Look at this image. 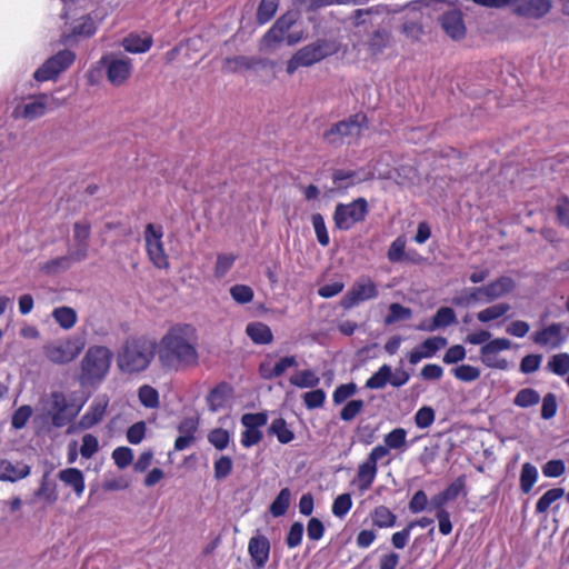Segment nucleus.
I'll return each mask as SVG.
<instances>
[{"label": "nucleus", "mask_w": 569, "mask_h": 569, "mask_svg": "<svg viewBox=\"0 0 569 569\" xmlns=\"http://www.w3.org/2000/svg\"><path fill=\"white\" fill-rule=\"evenodd\" d=\"M158 360L167 370H184L199 363L198 335L191 325H176L157 346Z\"/></svg>", "instance_id": "1"}, {"label": "nucleus", "mask_w": 569, "mask_h": 569, "mask_svg": "<svg viewBox=\"0 0 569 569\" xmlns=\"http://www.w3.org/2000/svg\"><path fill=\"white\" fill-rule=\"evenodd\" d=\"M157 351L154 340L139 337L129 339L118 352L117 365L124 373H139L151 363Z\"/></svg>", "instance_id": "2"}, {"label": "nucleus", "mask_w": 569, "mask_h": 569, "mask_svg": "<svg viewBox=\"0 0 569 569\" xmlns=\"http://www.w3.org/2000/svg\"><path fill=\"white\" fill-rule=\"evenodd\" d=\"M112 352L104 346H91L86 351L80 363L79 381L81 385L101 382L109 372Z\"/></svg>", "instance_id": "3"}, {"label": "nucleus", "mask_w": 569, "mask_h": 569, "mask_svg": "<svg viewBox=\"0 0 569 569\" xmlns=\"http://www.w3.org/2000/svg\"><path fill=\"white\" fill-rule=\"evenodd\" d=\"M338 44L330 39H317L316 41L299 49L288 61L287 72L292 74L300 67H311L325 58L335 54Z\"/></svg>", "instance_id": "4"}, {"label": "nucleus", "mask_w": 569, "mask_h": 569, "mask_svg": "<svg viewBox=\"0 0 569 569\" xmlns=\"http://www.w3.org/2000/svg\"><path fill=\"white\" fill-rule=\"evenodd\" d=\"M365 128L367 117L363 113H356L333 124L323 133V140L333 147L349 144L360 137Z\"/></svg>", "instance_id": "5"}, {"label": "nucleus", "mask_w": 569, "mask_h": 569, "mask_svg": "<svg viewBox=\"0 0 569 569\" xmlns=\"http://www.w3.org/2000/svg\"><path fill=\"white\" fill-rule=\"evenodd\" d=\"M98 64L104 70L107 80L113 87L123 86L133 71V61L124 53H104Z\"/></svg>", "instance_id": "6"}, {"label": "nucleus", "mask_w": 569, "mask_h": 569, "mask_svg": "<svg viewBox=\"0 0 569 569\" xmlns=\"http://www.w3.org/2000/svg\"><path fill=\"white\" fill-rule=\"evenodd\" d=\"M86 340L81 336H73L47 343L43 347L48 360L57 365H66L74 360L84 349Z\"/></svg>", "instance_id": "7"}, {"label": "nucleus", "mask_w": 569, "mask_h": 569, "mask_svg": "<svg viewBox=\"0 0 569 569\" xmlns=\"http://www.w3.org/2000/svg\"><path fill=\"white\" fill-rule=\"evenodd\" d=\"M87 399L69 403L67 397L61 391H52L49 397V410L51 423L57 428H62L76 418L84 406Z\"/></svg>", "instance_id": "8"}, {"label": "nucleus", "mask_w": 569, "mask_h": 569, "mask_svg": "<svg viewBox=\"0 0 569 569\" xmlns=\"http://www.w3.org/2000/svg\"><path fill=\"white\" fill-rule=\"evenodd\" d=\"M369 211L365 198H358L349 203H338L333 212L335 227L339 230H349L356 223L365 220Z\"/></svg>", "instance_id": "9"}, {"label": "nucleus", "mask_w": 569, "mask_h": 569, "mask_svg": "<svg viewBox=\"0 0 569 569\" xmlns=\"http://www.w3.org/2000/svg\"><path fill=\"white\" fill-rule=\"evenodd\" d=\"M76 54L68 49L60 50L47 59L33 73L38 82L56 80L60 73L66 71L74 61Z\"/></svg>", "instance_id": "10"}, {"label": "nucleus", "mask_w": 569, "mask_h": 569, "mask_svg": "<svg viewBox=\"0 0 569 569\" xmlns=\"http://www.w3.org/2000/svg\"><path fill=\"white\" fill-rule=\"evenodd\" d=\"M379 290L369 277H360L342 297L340 305L343 309H351L365 301L376 299Z\"/></svg>", "instance_id": "11"}, {"label": "nucleus", "mask_w": 569, "mask_h": 569, "mask_svg": "<svg viewBox=\"0 0 569 569\" xmlns=\"http://www.w3.org/2000/svg\"><path fill=\"white\" fill-rule=\"evenodd\" d=\"M162 237L163 230L161 226H154L153 223H148L146 226L144 241L147 252L150 261L154 264V267L159 269L169 267L168 257L163 248Z\"/></svg>", "instance_id": "12"}, {"label": "nucleus", "mask_w": 569, "mask_h": 569, "mask_svg": "<svg viewBox=\"0 0 569 569\" xmlns=\"http://www.w3.org/2000/svg\"><path fill=\"white\" fill-rule=\"evenodd\" d=\"M511 346L512 342L507 338L490 340L480 348L481 362L488 368L506 370L509 363L505 358L499 357V352L509 350Z\"/></svg>", "instance_id": "13"}, {"label": "nucleus", "mask_w": 569, "mask_h": 569, "mask_svg": "<svg viewBox=\"0 0 569 569\" xmlns=\"http://www.w3.org/2000/svg\"><path fill=\"white\" fill-rule=\"evenodd\" d=\"M531 340L548 350H556L563 346L567 341L565 326L559 322L550 323L532 333Z\"/></svg>", "instance_id": "14"}, {"label": "nucleus", "mask_w": 569, "mask_h": 569, "mask_svg": "<svg viewBox=\"0 0 569 569\" xmlns=\"http://www.w3.org/2000/svg\"><path fill=\"white\" fill-rule=\"evenodd\" d=\"M552 9V0H513L512 12L523 19L539 20Z\"/></svg>", "instance_id": "15"}, {"label": "nucleus", "mask_w": 569, "mask_h": 569, "mask_svg": "<svg viewBox=\"0 0 569 569\" xmlns=\"http://www.w3.org/2000/svg\"><path fill=\"white\" fill-rule=\"evenodd\" d=\"M516 288V282L511 277L501 276L487 284L478 287L481 301L486 303L493 302L510 292Z\"/></svg>", "instance_id": "16"}, {"label": "nucleus", "mask_w": 569, "mask_h": 569, "mask_svg": "<svg viewBox=\"0 0 569 569\" xmlns=\"http://www.w3.org/2000/svg\"><path fill=\"white\" fill-rule=\"evenodd\" d=\"M108 406L109 398L106 395L97 396L78 421V428L80 430H88L100 423L106 416Z\"/></svg>", "instance_id": "17"}, {"label": "nucleus", "mask_w": 569, "mask_h": 569, "mask_svg": "<svg viewBox=\"0 0 569 569\" xmlns=\"http://www.w3.org/2000/svg\"><path fill=\"white\" fill-rule=\"evenodd\" d=\"M56 99L46 93L30 97L22 106L20 116L29 121L36 120L46 114L48 109H53Z\"/></svg>", "instance_id": "18"}, {"label": "nucleus", "mask_w": 569, "mask_h": 569, "mask_svg": "<svg viewBox=\"0 0 569 569\" xmlns=\"http://www.w3.org/2000/svg\"><path fill=\"white\" fill-rule=\"evenodd\" d=\"M373 178L372 172L360 170L336 169L332 172V183L337 190H348L358 183L368 181Z\"/></svg>", "instance_id": "19"}, {"label": "nucleus", "mask_w": 569, "mask_h": 569, "mask_svg": "<svg viewBox=\"0 0 569 569\" xmlns=\"http://www.w3.org/2000/svg\"><path fill=\"white\" fill-rule=\"evenodd\" d=\"M248 552L254 569H262L270 556V541L263 535H257L250 538L248 542Z\"/></svg>", "instance_id": "20"}, {"label": "nucleus", "mask_w": 569, "mask_h": 569, "mask_svg": "<svg viewBox=\"0 0 569 569\" xmlns=\"http://www.w3.org/2000/svg\"><path fill=\"white\" fill-rule=\"evenodd\" d=\"M30 472V466L23 461L0 460V481L2 482H17L27 478Z\"/></svg>", "instance_id": "21"}, {"label": "nucleus", "mask_w": 569, "mask_h": 569, "mask_svg": "<svg viewBox=\"0 0 569 569\" xmlns=\"http://www.w3.org/2000/svg\"><path fill=\"white\" fill-rule=\"evenodd\" d=\"M440 24L445 32L452 39H460L465 36L466 28L462 17L458 11H449L442 14Z\"/></svg>", "instance_id": "22"}, {"label": "nucleus", "mask_w": 569, "mask_h": 569, "mask_svg": "<svg viewBox=\"0 0 569 569\" xmlns=\"http://www.w3.org/2000/svg\"><path fill=\"white\" fill-rule=\"evenodd\" d=\"M231 393L232 389L228 383L221 382L216 386L207 396V405L210 411L217 412L223 409L227 406Z\"/></svg>", "instance_id": "23"}, {"label": "nucleus", "mask_w": 569, "mask_h": 569, "mask_svg": "<svg viewBox=\"0 0 569 569\" xmlns=\"http://www.w3.org/2000/svg\"><path fill=\"white\" fill-rule=\"evenodd\" d=\"M58 478L66 486L72 488L76 496L79 498L83 495L86 489L83 472L78 468H66L59 471Z\"/></svg>", "instance_id": "24"}, {"label": "nucleus", "mask_w": 569, "mask_h": 569, "mask_svg": "<svg viewBox=\"0 0 569 569\" xmlns=\"http://www.w3.org/2000/svg\"><path fill=\"white\" fill-rule=\"evenodd\" d=\"M377 472L378 467L367 459L359 465L357 471V482L361 492L369 490L377 477Z\"/></svg>", "instance_id": "25"}, {"label": "nucleus", "mask_w": 569, "mask_h": 569, "mask_svg": "<svg viewBox=\"0 0 569 569\" xmlns=\"http://www.w3.org/2000/svg\"><path fill=\"white\" fill-rule=\"evenodd\" d=\"M123 49L130 53H143L147 52L152 46V37H141L137 33H130L121 42Z\"/></svg>", "instance_id": "26"}, {"label": "nucleus", "mask_w": 569, "mask_h": 569, "mask_svg": "<svg viewBox=\"0 0 569 569\" xmlns=\"http://www.w3.org/2000/svg\"><path fill=\"white\" fill-rule=\"evenodd\" d=\"M248 337L258 345H268L272 342L273 335L271 329L262 322H251L246 328Z\"/></svg>", "instance_id": "27"}, {"label": "nucleus", "mask_w": 569, "mask_h": 569, "mask_svg": "<svg viewBox=\"0 0 569 569\" xmlns=\"http://www.w3.org/2000/svg\"><path fill=\"white\" fill-rule=\"evenodd\" d=\"M511 309L510 305L507 302H500L496 305H491L480 311L477 312L476 317L481 323H490L496 321L502 317H505L509 310Z\"/></svg>", "instance_id": "28"}, {"label": "nucleus", "mask_w": 569, "mask_h": 569, "mask_svg": "<svg viewBox=\"0 0 569 569\" xmlns=\"http://www.w3.org/2000/svg\"><path fill=\"white\" fill-rule=\"evenodd\" d=\"M362 0H295L293 7L297 10L313 11L330 4H360Z\"/></svg>", "instance_id": "29"}, {"label": "nucleus", "mask_w": 569, "mask_h": 569, "mask_svg": "<svg viewBox=\"0 0 569 569\" xmlns=\"http://www.w3.org/2000/svg\"><path fill=\"white\" fill-rule=\"evenodd\" d=\"M290 383L297 388L311 389L320 383V378L310 369L301 370L290 377Z\"/></svg>", "instance_id": "30"}, {"label": "nucleus", "mask_w": 569, "mask_h": 569, "mask_svg": "<svg viewBox=\"0 0 569 569\" xmlns=\"http://www.w3.org/2000/svg\"><path fill=\"white\" fill-rule=\"evenodd\" d=\"M546 370L559 376L563 377L569 373V353L568 352H559L552 355L547 365Z\"/></svg>", "instance_id": "31"}, {"label": "nucleus", "mask_w": 569, "mask_h": 569, "mask_svg": "<svg viewBox=\"0 0 569 569\" xmlns=\"http://www.w3.org/2000/svg\"><path fill=\"white\" fill-rule=\"evenodd\" d=\"M372 525L378 528H392L397 516L386 506H378L371 512Z\"/></svg>", "instance_id": "32"}, {"label": "nucleus", "mask_w": 569, "mask_h": 569, "mask_svg": "<svg viewBox=\"0 0 569 569\" xmlns=\"http://www.w3.org/2000/svg\"><path fill=\"white\" fill-rule=\"evenodd\" d=\"M268 431L270 435L276 436L278 441L283 445L289 443L295 439L293 431L288 428L286 420L282 418L274 419L270 423Z\"/></svg>", "instance_id": "33"}, {"label": "nucleus", "mask_w": 569, "mask_h": 569, "mask_svg": "<svg viewBox=\"0 0 569 569\" xmlns=\"http://www.w3.org/2000/svg\"><path fill=\"white\" fill-rule=\"evenodd\" d=\"M52 318L64 330L71 329L77 323V312L70 307H58L52 311Z\"/></svg>", "instance_id": "34"}, {"label": "nucleus", "mask_w": 569, "mask_h": 569, "mask_svg": "<svg viewBox=\"0 0 569 569\" xmlns=\"http://www.w3.org/2000/svg\"><path fill=\"white\" fill-rule=\"evenodd\" d=\"M34 498L44 499L48 505H53L58 500L57 485L49 480L44 475L41 479L39 488L34 492Z\"/></svg>", "instance_id": "35"}, {"label": "nucleus", "mask_w": 569, "mask_h": 569, "mask_svg": "<svg viewBox=\"0 0 569 569\" xmlns=\"http://www.w3.org/2000/svg\"><path fill=\"white\" fill-rule=\"evenodd\" d=\"M391 367L389 365H382L378 371H376L367 381L366 388L377 390L383 389L390 383Z\"/></svg>", "instance_id": "36"}, {"label": "nucleus", "mask_w": 569, "mask_h": 569, "mask_svg": "<svg viewBox=\"0 0 569 569\" xmlns=\"http://www.w3.org/2000/svg\"><path fill=\"white\" fill-rule=\"evenodd\" d=\"M291 501V491L289 488H283L280 490L276 499L270 505V513L278 518L286 515Z\"/></svg>", "instance_id": "37"}, {"label": "nucleus", "mask_w": 569, "mask_h": 569, "mask_svg": "<svg viewBox=\"0 0 569 569\" xmlns=\"http://www.w3.org/2000/svg\"><path fill=\"white\" fill-rule=\"evenodd\" d=\"M478 287L465 288L459 293H457L451 302L457 307H469L471 305L482 302L480 292L477 291Z\"/></svg>", "instance_id": "38"}, {"label": "nucleus", "mask_w": 569, "mask_h": 569, "mask_svg": "<svg viewBox=\"0 0 569 569\" xmlns=\"http://www.w3.org/2000/svg\"><path fill=\"white\" fill-rule=\"evenodd\" d=\"M385 445L390 450H402L407 449V431L403 428H396L383 438Z\"/></svg>", "instance_id": "39"}, {"label": "nucleus", "mask_w": 569, "mask_h": 569, "mask_svg": "<svg viewBox=\"0 0 569 569\" xmlns=\"http://www.w3.org/2000/svg\"><path fill=\"white\" fill-rule=\"evenodd\" d=\"M538 479V470L530 462H526L521 467L520 489L523 493H529Z\"/></svg>", "instance_id": "40"}, {"label": "nucleus", "mask_w": 569, "mask_h": 569, "mask_svg": "<svg viewBox=\"0 0 569 569\" xmlns=\"http://www.w3.org/2000/svg\"><path fill=\"white\" fill-rule=\"evenodd\" d=\"M457 322V316L452 308L441 307L437 310L432 318V328L435 331L440 328H446Z\"/></svg>", "instance_id": "41"}, {"label": "nucleus", "mask_w": 569, "mask_h": 569, "mask_svg": "<svg viewBox=\"0 0 569 569\" xmlns=\"http://www.w3.org/2000/svg\"><path fill=\"white\" fill-rule=\"evenodd\" d=\"M540 401V395L532 388L520 389L513 398V405L519 408H529Z\"/></svg>", "instance_id": "42"}, {"label": "nucleus", "mask_w": 569, "mask_h": 569, "mask_svg": "<svg viewBox=\"0 0 569 569\" xmlns=\"http://www.w3.org/2000/svg\"><path fill=\"white\" fill-rule=\"evenodd\" d=\"M565 495V489L562 488H552L546 491L536 503V512L543 513L546 512L550 506L562 498Z\"/></svg>", "instance_id": "43"}, {"label": "nucleus", "mask_w": 569, "mask_h": 569, "mask_svg": "<svg viewBox=\"0 0 569 569\" xmlns=\"http://www.w3.org/2000/svg\"><path fill=\"white\" fill-rule=\"evenodd\" d=\"M279 0H261L257 10V21L260 24L269 22L276 14Z\"/></svg>", "instance_id": "44"}, {"label": "nucleus", "mask_w": 569, "mask_h": 569, "mask_svg": "<svg viewBox=\"0 0 569 569\" xmlns=\"http://www.w3.org/2000/svg\"><path fill=\"white\" fill-rule=\"evenodd\" d=\"M283 40L284 33L272 26L262 37L260 41V50L264 52L271 51Z\"/></svg>", "instance_id": "45"}, {"label": "nucleus", "mask_w": 569, "mask_h": 569, "mask_svg": "<svg viewBox=\"0 0 569 569\" xmlns=\"http://www.w3.org/2000/svg\"><path fill=\"white\" fill-rule=\"evenodd\" d=\"M140 403L150 409L159 407V392L149 385H143L138 390Z\"/></svg>", "instance_id": "46"}, {"label": "nucleus", "mask_w": 569, "mask_h": 569, "mask_svg": "<svg viewBox=\"0 0 569 569\" xmlns=\"http://www.w3.org/2000/svg\"><path fill=\"white\" fill-rule=\"evenodd\" d=\"M448 345V340L445 337H431L426 339L418 348L425 355L426 358H432L440 349Z\"/></svg>", "instance_id": "47"}, {"label": "nucleus", "mask_w": 569, "mask_h": 569, "mask_svg": "<svg viewBox=\"0 0 569 569\" xmlns=\"http://www.w3.org/2000/svg\"><path fill=\"white\" fill-rule=\"evenodd\" d=\"M412 316V311L410 308L403 307L400 303H391L389 306V313L385 318L386 325H392L395 322L401 321V320H408Z\"/></svg>", "instance_id": "48"}, {"label": "nucleus", "mask_w": 569, "mask_h": 569, "mask_svg": "<svg viewBox=\"0 0 569 569\" xmlns=\"http://www.w3.org/2000/svg\"><path fill=\"white\" fill-rule=\"evenodd\" d=\"M390 41V33L386 29H377L369 39V48L372 53L381 52Z\"/></svg>", "instance_id": "49"}, {"label": "nucleus", "mask_w": 569, "mask_h": 569, "mask_svg": "<svg viewBox=\"0 0 569 569\" xmlns=\"http://www.w3.org/2000/svg\"><path fill=\"white\" fill-rule=\"evenodd\" d=\"M311 222H312V227L315 229V233H316L318 242L322 247H327L330 242V238H329L328 230H327L326 222H325L322 214L313 213L311 217Z\"/></svg>", "instance_id": "50"}, {"label": "nucleus", "mask_w": 569, "mask_h": 569, "mask_svg": "<svg viewBox=\"0 0 569 569\" xmlns=\"http://www.w3.org/2000/svg\"><path fill=\"white\" fill-rule=\"evenodd\" d=\"M253 63L252 60L243 57V56H237L231 58H226L223 61V70L227 72H237L242 69H250L252 68Z\"/></svg>", "instance_id": "51"}, {"label": "nucleus", "mask_w": 569, "mask_h": 569, "mask_svg": "<svg viewBox=\"0 0 569 569\" xmlns=\"http://www.w3.org/2000/svg\"><path fill=\"white\" fill-rule=\"evenodd\" d=\"M379 18V10L370 9H358L355 11L353 19L357 27L369 23L370 26L377 24Z\"/></svg>", "instance_id": "52"}, {"label": "nucleus", "mask_w": 569, "mask_h": 569, "mask_svg": "<svg viewBox=\"0 0 569 569\" xmlns=\"http://www.w3.org/2000/svg\"><path fill=\"white\" fill-rule=\"evenodd\" d=\"M231 298L240 305L249 303L253 299V290L246 284H234L230 288Z\"/></svg>", "instance_id": "53"}, {"label": "nucleus", "mask_w": 569, "mask_h": 569, "mask_svg": "<svg viewBox=\"0 0 569 569\" xmlns=\"http://www.w3.org/2000/svg\"><path fill=\"white\" fill-rule=\"evenodd\" d=\"M302 398L307 409L312 410L321 408L325 405L327 395L322 389H315L306 392Z\"/></svg>", "instance_id": "54"}, {"label": "nucleus", "mask_w": 569, "mask_h": 569, "mask_svg": "<svg viewBox=\"0 0 569 569\" xmlns=\"http://www.w3.org/2000/svg\"><path fill=\"white\" fill-rule=\"evenodd\" d=\"M352 507L351 496L342 493L338 496L332 503V513L338 518H343Z\"/></svg>", "instance_id": "55"}, {"label": "nucleus", "mask_w": 569, "mask_h": 569, "mask_svg": "<svg viewBox=\"0 0 569 569\" xmlns=\"http://www.w3.org/2000/svg\"><path fill=\"white\" fill-rule=\"evenodd\" d=\"M96 30L97 26L91 17H82L72 29L74 36L84 38L93 36Z\"/></svg>", "instance_id": "56"}, {"label": "nucleus", "mask_w": 569, "mask_h": 569, "mask_svg": "<svg viewBox=\"0 0 569 569\" xmlns=\"http://www.w3.org/2000/svg\"><path fill=\"white\" fill-rule=\"evenodd\" d=\"M71 267V258L67 256L51 259L42 264L41 270L46 273H56Z\"/></svg>", "instance_id": "57"}, {"label": "nucleus", "mask_w": 569, "mask_h": 569, "mask_svg": "<svg viewBox=\"0 0 569 569\" xmlns=\"http://www.w3.org/2000/svg\"><path fill=\"white\" fill-rule=\"evenodd\" d=\"M435 410L431 407L423 406L415 415V423L420 429L429 428L435 422Z\"/></svg>", "instance_id": "58"}, {"label": "nucleus", "mask_w": 569, "mask_h": 569, "mask_svg": "<svg viewBox=\"0 0 569 569\" xmlns=\"http://www.w3.org/2000/svg\"><path fill=\"white\" fill-rule=\"evenodd\" d=\"M209 442L218 450H223L230 441V433L221 428L213 429L208 435Z\"/></svg>", "instance_id": "59"}, {"label": "nucleus", "mask_w": 569, "mask_h": 569, "mask_svg": "<svg viewBox=\"0 0 569 569\" xmlns=\"http://www.w3.org/2000/svg\"><path fill=\"white\" fill-rule=\"evenodd\" d=\"M363 407V400L356 399L348 401L340 411V419L343 421H351L362 411Z\"/></svg>", "instance_id": "60"}, {"label": "nucleus", "mask_w": 569, "mask_h": 569, "mask_svg": "<svg viewBox=\"0 0 569 569\" xmlns=\"http://www.w3.org/2000/svg\"><path fill=\"white\" fill-rule=\"evenodd\" d=\"M237 257L232 253L228 254H218L216 266H214V276L217 278L224 277L228 271L231 269L236 261Z\"/></svg>", "instance_id": "61"}, {"label": "nucleus", "mask_w": 569, "mask_h": 569, "mask_svg": "<svg viewBox=\"0 0 569 569\" xmlns=\"http://www.w3.org/2000/svg\"><path fill=\"white\" fill-rule=\"evenodd\" d=\"M453 375L461 381L471 382L480 377V370L470 365H461L453 369Z\"/></svg>", "instance_id": "62"}, {"label": "nucleus", "mask_w": 569, "mask_h": 569, "mask_svg": "<svg viewBox=\"0 0 569 569\" xmlns=\"http://www.w3.org/2000/svg\"><path fill=\"white\" fill-rule=\"evenodd\" d=\"M99 450V441L96 436L86 433L82 437V443L80 447V455L82 458L90 459Z\"/></svg>", "instance_id": "63"}, {"label": "nucleus", "mask_w": 569, "mask_h": 569, "mask_svg": "<svg viewBox=\"0 0 569 569\" xmlns=\"http://www.w3.org/2000/svg\"><path fill=\"white\" fill-rule=\"evenodd\" d=\"M112 459L120 469H124L131 465L133 452L129 447H118L112 452Z\"/></svg>", "instance_id": "64"}]
</instances>
